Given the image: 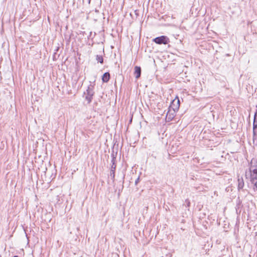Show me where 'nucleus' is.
<instances>
[{
    "mask_svg": "<svg viewBox=\"0 0 257 257\" xmlns=\"http://www.w3.org/2000/svg\"><path fill=\"white\" fill-rule=\"evenodd\" d=\"M252 172L254 174L257 175V169H254L252 170Z\"/></svg>",
    "mask_w": 257,
    "mask_h": 257,
    "instance_id": "nucleus-14",
    "label": "nucleus"
},
{
    "mask_svg": "<svg viewBox=\"0 0 257 257\" xmlns=\"http://www.w3.org/2000/svg\"><path fill=\"white\" fill-rule=\"evenodd\" d=\"M238 189H242L244 186V182L242 178L238 179Z\"/></svg>",
    "mask_w": 257,
    "mask_h": 257,
    "instance_id": "nucleus-9",
    "label": "nucleus"
},
{
    "mask_svg": "<svg viewBox=\"0 0 257 257\" xmlns=\"http://www.w3.org/2000/svg\"><path fill=\"white\" fill-rule=\"evenodd\" d=\"M180 107V100L178 97L176 96V98L171 102L169 108L170 109H173L174 111H177Z\"/></svg>",
    "mask_w": 257,
    "mask_h": 257,
    "instance_id": "nucleus-3",
    "label": "nucleus"
},
{
    "mask_svg": "<svg viewBox=\"0 0 257 257\" xmlns=\"http://www.w3.org/2000/svg\"><path fill=\"white\" fill-rule=\"evenodd\" d=\"M97 62H100V63L102 64L103 62V57L101 56H98L97 55Z\"/></svg>",
    "mask_w": 257,
    "mask_h": 257,
    "instance_id": "nucleus-11",
    "label": "nucleus"
},
{
    "mask_svg": "<svg viewBox=\"0 0 257 257\" xmlns=\"http://www.w3.org/2000/svg\"><path fill=\"white\" fill-rule=\"evenodd\" d=\"M185 202H186V203H187V207H189V206H190V201H189V200H188V199H186V200H185Z\"/></svg>",
    "mask_w": 257,
    "mask_h": 257,
    "instance_id": "nucleus-13",
    "label": "nucleus"
},
{
    "mask_svg": "<svg viewBox=\"0 0 257 257\" xmlns=\"http://www.w3.org/2000/svg\"><path fill=\"white\" fill-rule=\"evenodd\" d=\"M115 158L113 157L111 160L112 165L110 171V176L112 179H114L115 177V170L116 168V165L115 164Z\"/></svg>",
    "mask_w": 257,
    "mask_h": 257,
    "instance_id": "nucleus-4",
    "label": "nucleus"
},
{
    "mask_svg": "<svg viewBox=\"0 0 257 257\" xmlns=\"http://www.w3.org/2000/svg\"><path fill=\"white\" fill-rule=\"evenodd\" d=\"M140 181V177H139L135 181V185H137V184H138V183Z\"/></svg>",
    "mask_w": 257,
    "mask_h": 257,
    "instance_id": "nucleus-12",
    "label": "nucleus"
},
{
    "mask_svg": "<svg viewBox=\"0 0 257 257\" xmlns=\"http://www.w3.org/2000/svg\"><path fill=\"white\" fill-rule=\"evenodd\" d=\"M153 42L155 43L161 45V44H167L169 42V39L166 36H161L158 37L153 39Z\"/></svg>",
    "mask_w": 257,
    "mask_h": 257,
    "instance_id": "nucleus-1",
    "label": "nucleus"
},
{
    "mask_svg": "<svg viewBox=\"0 0 257 257\" xmlns=\"http://www.w3.org/2000/svg\"><path fill=\"white\" fill-rule=\"evenodd\" d=\"M251 182L252 183H254V187H253V189L255 191H257V181L254 183L255 180L254 179H251Z\"/></svg>",
    "mask_w": 257,
    "mask_h": 257,
    "instance_id": "nucleus-10",
    "label": "nucleus"
},
{
    "mask_svg": "<svg viewBox=\"0 0 257 257\" xmlns=\"http://www.w3.org/2000/svg\"><path fill=\"white\" fill-rule=\"evenodd\" d=\"M177 111H174L173 109H170V108H168V111L167 112V113L166 114V117L169 120H171L173 119V118L175 116V113Z\"/></svg>",
    "mask_w": 257,
    "mask_h": 257,
    "instance_id": "nucleus-6",
    "label": "nucleus"
},
{
    "mask_svg": "<svg viewBox=\"0 0 257 257\" xmlns=\"http://www.w3.org/2000/svg\"><path fill=\"white\" fill-rule=\"evenodd\" d=\"M87 91V95L85 96V99L88 101V103H90L91 101L92 97L94 94V92L89 87Z\"/></svg>",
    "mask_w": 257,
    "mask_h": 257,
    "instance_id": "nucleus-5",
    "label": "nucleus"
},
{
    "mask_svg": "<svg viewBox=\"0 0 257 257\" xmlns=\"http://www.w3.org/2000/svg\"><path fill=\"white\" fill-rule=\"evenodd\" d=\"M135 74L136 75V78L138 79L140 77L141 75V68L139 66H135Z\"/></svg>",
    "mask_w": 257,
    "mask_h": 257,
    "instance_id": "nucleus-7",
    "label": "nucleus"
},
{
    "mask_svg": "<svg viewBox=\"0 0 257 257\" xmlns=\"http://www.w3.org/2000/svg\"><path fill=\"white\" fill-rule=\"evenodd\" d=\"M110 79V74L109 72L104 73L102 76V80L103 82H107Z\"/></svg>",
    "mask_w": 257,
    "mask_h": 257,
    "instance_id": "nucleus-8",
    "label": "nucleus"
},
{
    "mask_svg": "<svg viewBox=\"0 0 257 257\" xmlns=\"http://www.w3.org/2000/svg\"><path fill=\"white\" fill-rule=\"evenodd\" d=\"M253 143L257 144V112L254 114L253 123Z\"/></svg>",
    "mask_w": 257,
    "mask_h": 257,
    "instance_id": "nucleus-2",
    "label": "nucleus"
}]
</instances>
